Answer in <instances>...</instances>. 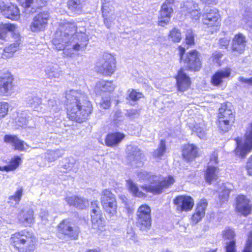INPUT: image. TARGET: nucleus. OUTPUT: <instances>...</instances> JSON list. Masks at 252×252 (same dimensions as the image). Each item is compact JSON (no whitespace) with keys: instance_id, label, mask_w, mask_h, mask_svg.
<instances>
[{"instance_id":"45","label":"nucleus","mask_w":252,"mask_h":252,"mask_svg":"<svg viewBox=\"0 0 252 252\" xmlns=\"http://www.w3.org/2000/svg\"><path fill=\"white\" fill-rule=\"evenodd\" d=\"M204 216L194 212L191 215L190 222L192 225H195L202 220Z\"/></svg>"},{"instance_id":"39","label":"nucleus","mask_w":252,"mask_h":252,"mask_svg":"<svg viewBox=\"0 0 252 252\" xmlns=\"http://www.w3.org/2000/svg\"><path fill=\"white\" fill-rule=\"evenodd\" d=\"M23 189L22 187L18 188L13 195L8 197V203H12L15 202L16 204H18L21 200L23 195Z\"/></svg>"},{"instance_id":"53","label":"nucleus","mask_w":252,"mask_h":252,"mask_svg":"<svg viewBox=\"0 0 252 252\" xmlns=\"http://www.w3.org/2000/svg\"><path fill=\"white\" fill-rule=\"evenodd\" d=\"M239 80L241 83L247 84L249 85H252V77L248 79L245 78L243 77H240L239 78Z\"/></svg>"},{"instance_id":"59","label":"nucleus","mask_w":252,"mask_h":252,"mask_svg":"<svg viewBox=\"0 0 252 252\" xmlns=\"http://www.w3.org/2000/svg\"><path fill=\"white\" fill-rule=\"evenodd\" d=\"M126 209L129 213H132L133 212V209L130 208V207L128 206L126 207Z\"/></svg>"},{"instance_id":"43","label":"nucleus","mask_w":252,"mask_h":252,"mask_svg":"<svg viewBox=\"0 0 252 252\" xmlns=\"http://www.w3.org/2000/svg\"><path fill=\"white\" fill-rule=\"evenodd\" d=\"M12 147L15 150L24 151L26 150L27 144L23 140L20 139L18 137Z\"/></svg>"},{"instance_id":"13","label":"nucleus","mask_w":252,"mask_h":252,"mask_svg":"<svg viewBox=\"0 0 252 252\" xmlns=\"http://www.w3.org/2000/svg\"><path fill=\"white\" fill-rule=\"evenodd\" d=\"M100 64L97 66V72L104 76L110 77L117 69V62L113 55L104 53L99 60Z\"/></svg>"},{"instance_id":"57","label":"nucleus","mask_w":252,"mask_h":252,"mask_svg":"<svg viewBox=\"0 0 252 252\" xmlns=\"http://www.w3.org/2000/svg\"><path fill=\"white\" fill-rule=\"evenodd\" d=\"M85 252H102L100 249H89Z\"/></svg>"},{"instance_id":"61","label":"nucleus","mask_w":252,"mask_h":252,"mask_svg":"<svg viewBox=\"0 0 252 252\" xmlns=\"http://www.w3.org/2000/svg\"><path fill=\"white\" fill-rule=\"evenodd\" d=\"M217 249H215L214 250H211L208 251V252H217Z\"/></svg>"},{"instance_id":"5","label":"nucleus","mask_w":252,"mask_h":252,"mask_svg":"<svg viewBox=\"0 0 252 252\" xmlns=\"http://www.w3.org/2000/svg\"><path fill=\"white\" fill-rule=\"evenodd\" d=\"M235 109L232 103L225 101L218 109L216 124L219 131L222 134L228 132L236 123Z\"/></svg>"},{"instance_id":"51","label":"nucleus","mask_w":252,"mask_h":252,"mask_svg":"<svg viewBox=\"0 0 252 252\" xmlns=\"http://www.w3.org/2000/svg\"><path fill=\"white\" fill-rule=\"evenodd\" d=\"M219 44L221 48H227L229 44V40L225 38L220 39Z\"/></svg>"},{"instance_id":"62","label":"nucleus","mask_w":252,"mask_h":252,"mask_svg":"<svg viewBox=\"0 0 252 252\" xmlns=\"http://www.w3.org/2000/svg\"><path fill=\"white\" fill-rule=\"evenodd\" d=\"M56 48H57V50H61L63 49L62 47H56Z\"/></svg>"},{"instance_id":"36","label":"nucleus","mask_w":252,"mask_h":252,"mask_svg":"<svg viewBox=\"0 0 252 252\" xmlns=\"http://www.w3.org/2000/svg\"><path fill=\"white\" fill-rule=\"evenodd\" d=\"M221 188V189L219 192L218 198L220 203L221 205H222L228 201L229 194L232 191V189L230 188L227 187L224 184L222 185Z\"/></svg>"},{"instance_id":"30","label":"nucleus","mask_w":252,"mask_h":252,"mask_svg":"<svg viewBox=\"0 0 252 252\" xmlns=\"http://www.w3.org/2000/svg\"><path fill=\"white\" fill-rule=\"evenodd\" d=\"M22 162V158L18 156L12 158L6 165L0 166V171L6 172L16 170Z\"/></svg>"},{"instance_id":"8","label":"nucleus","mask_w":252,"mask_h":252,"mask_svg":"<svg viewBox=\"0 0 252 252\" xmlns=\"http://www.w3.org/2000/svg\"><path fill=\"white\" fill-rule=\"evenodd\" d=\"M57 229V236L60 239L67 238L69 240H76L78 239L80 229L69 219L62 220L58 224Z\"/></svg>"},{"instance_id":"46","label":"nucleus","mask_w":252,"mask_h":252,"mask_svg":"<svg viewBox=\"0 0 252 252\" xmlns=\"http://www.w3.org/2000/svg\"><path fill=\"white\" fill-rule=\"evenodd\" d=\"M193 131L200 138H203L205 135V130L200 124H195L193 127Z\"/></svg>"},{"instance_id":"9","label":"nucleus","mask_w":252,"mask_h":252,"mask_svg":"<svg viewBox=\"0 0 252 252\" xmlns=\"http://www.w3.org/2000/svg\"><path fill=\"white\" fill-rule=\"evenodd\" d=\"M136 226L141 231H147L152 226V210L150 206L143 204L139 206L136 213Z\"/></svg>"},{"instance_id":"49","label":"nucleus","mask_w":252,"mask_h":252,"mask_svg":"<svg viewBox=\"0 0 252 252\" xmlns=\"http://www.w3.org/2000/svg\"><path fill=\"white\" fill-rule=\"evenodd\" d=\"M244 248L252 249V231L247 234V240Z\"/></svg>"},{"instance_id":"25","label":"nucleus","mask_w":252,"mask_h":252,"mask_svg":"<svg viewBox=\"0 0 252 252\" xmlns=\"http://www.w3.org/2000/svg\"><path fill=\"white\" fill-rule=\"evenodd\" d=\"M25 9L31 8L34 11L42 9L48 5L49 0H17Z\"/></svg>"},{"instance_id":"12","label":"nucleus","mask_w":252,"mask_h":252,"mask_svg":"<svg viewBox=\"0 0 252 252\" xmlns=\"http://www.w3.org/2000/svg\"><path fill=\"white\" fill-rule=\"evenodd\" d=\"M100 201L104 211L110 217L117 212V202L116 196L109 189L102 190L100 194Z\"/></svg>"},{"instance_id":"14","label":"nucleus","mask_w":252,"mask_h":252,"mask_svg":"<svg viewBox=\"0 0 252 252\" xmlns=\"http://www.w3.org/2000/svg\"><path fill=\"white\" fill-rule=\"evenodd\" d=\"M14 75L9 71H0V96H9L14 92Z\"/></svg>"},{"instance_id":"44","label":"nucleus","mask_w":252,"mask_h":252,"mask_svg":"<svg viewBox=\"0 0 252 252\" xmlns=\"http://www.w3.org/2000/svg\"><path fill=\"white\" fill-rule=\"evenodd\" d=\"M19 221L20 223L24 225L33 223L34 221V217L32 212L28 213L27 215L24 216L23 219L19 220Z\"/></svg>"},{"instance_id":"63","label":"nucleus","mask_w":252,"mask_h":252,"mask_svg":"<svg viewBox=\"0 0 252 252\" xmlns=\"http://www.w3.org/2000/svg\"><path fill=\"white\" fill-rule=\"evenodd\" d=\"M135 152L137 153H140V151L139 150H138L135 151Z\"/></svg>"},{"instance_id":"58","label":"nucleus","mask_w":252,"mask_h":252,"mask_svg":"<svg viewBox=\"0 0 252 252\" xmlns=\"http://www.w3.org/2000/svg\"><path fill=\"white\" fill-rule=\"evenodd\" d=\"M242 252H252V249L244 248Z\"/></svg>"},{"instance_id":"15","label":"nucleus","mask_w":252,"mask_h":252,"mask_svg":"<svg viewBox=\"0 0 252 252\" xmlns=\"http://www.w3.org/2000/svg\"><path fill=\"white\" fill-rule=\"evenodd\" d=\"M175 0H165L161 4L158 17V26L164 27L169 24L174 13L173 6Z\"/></svg>"},{"instance_id":"7","label":"nucleus","mask_w":252,"mask_h":252,"mask_svg":"<svg viewBox=\"0 0 252 252\" xmlns=\"http://www.w3.org/2000/svg\"><path fill=\"white\" fill-rule=\"evenodd\" d=\"M236 146L234 149L235 155L241 158H245L252 152V122L246 127L244 139L237 137L234 139Z\"/></svg>"},{"instance_id":"47","label":"nucleus","mask_w":252,"mask_h":252,"mask_svg":"<svg viewBox=\"0 0 252 252\" xmlns=\"http://www.w3.org/2000/svg\"><path fill=\"white\" fill-rule=\"evenodd\" d=\"M17 137L18 136L16 135L5 134L3 136V140L4 142L9 144L12 146Z\"/></svg>"},{"instance_id":"17","label":"nucleus","mask_w":252,"mask_h":252,"mask_svg":"<svg viewBox=\"0 0 252 252\" xmlns=\"http://www.w3.org/2000/svg\"><path fill=\"white\" fill-rule=\"evenodd\" d=\"M176 210L179 213L191 211L194 206V200L192 197L188 194H180L176 196L173 200Z\"/></svg>"},{"instance_id":"6","label":"nucleus","mask_w":252,"mask_h":252,"mask_svg":"<svg viewBox=\"0 0 252 252\" xmlns=\"http://www.w3.org/2000/svg\"><path fill=\"white\" fill-rule=\"evenodd\" d=\"M144 179L149 185H142L141 188L146 192H150L155 195L161 194L164 189L169 188L175 182L172 175L163 177L160 175L153 174L146 172L144 174Z\"/></svg>"},{"instance_id":"48","label":"nucleus","mask_w":252,"mask_h":252,"mask_svg":"<svg viewBox=\"0 0 252 252\" xmlns=\"http://www.w3.org/2000/svg\"><path fill=\"white\" fill-rule=\"evenodd\" d=\"M245 168L247 172V174L249 176H252V155L247 160Z\"/></svg>"},{"instance_id":"35","label":"nucleus","mask_w":252,"mask_h":252,"mask_svg":"<svg viewBox=\"0 0 252 252\" xmlns=\"http://www.w3.org/2000/svg\"><path fill=\"white\" fill-rule=\"evenodd\" d=\"M65 200L70 206H73L80 209L85 207V200L77 196H71L66 197Z\"/></svg>"},{"instance_id":"60","label":"nucleus","mask_w":252,"mask_h":252,"mask_svg":"<svg viewBox=\"0 0 252 252\" xmlns=\"http://www.w3.org/2000/svg\"><path fill=\"white\" fill-rule=\"evenodd\" d=\"M135 156V154H134V153H130L129 154V155H128V157H130V158H131V157H134Z\"/></svg>"},{"instance_id":"20","label":"nucleus","mask_w":252,"mask_h":252,"mask_svg":"<svg viewBox=\"0 0 252 252\" xmlns=\"http://www.w3.org/2000/svg\"><path fill=\"white\" fill-rule=\"evenodd\" d=\"M182 157L187 162H189L200 157L199 149L193 143H187L182 146Z\"/></svg>"},{"instance_id":"32","label":"nucleus","mask_w":252,"mask_h":252,"mask_svg":"<svg viewBox=\"0 0 252 252\" xmlns=\"http://www.w3.org/2000/svg\"><path fill=\"white\" fill-rule=\"evenodd\" d=\"M167 38L169 41L172 43H179L183 38L182 32L177 27H174L169 30L167 34Z\"/></svg>"},{"instance_id":"10","label":"nucleus","mask_w":252,"mask_h":252,"mask_svg":"<svg viewBox=\"0 0 252 252\" xmlns=\"http://www.w3.org/2000/svg\"><path fill=\"white\" fill-rule=\"evenodd\" d=\"M91 208L90 217L92 228L96 230L98 235H100L106 230V222L102 212L96 200L91 202Z\"/></svg>"},{"instance_id":"56","label":"nucleus","mask_w":252,"mask_h":252,"mask_svg":"<svg viewBox=\"0 0 252 252\" xmlns=\"http://www.w3.org/2000/svg\"><path fill=\"white\" fill-rule=\"evenodd\" d=\"M81 46L78 43L75 44L72 47V49L75 51H79L81 49Z\"/></svg>"},{"instance_id":"33","label":"nucleus","mask_w":252,"mask_h":252,"mask_svg":"<svg viewBox=\"0 0 252 252\" xmlns=\"http://www.w3.org/2000/svg\"><path fill=\"white\" fill-rule=\"evenodd\" d=\"M17 28L16 25L11 23L0 24V39L5 40L8 32H14Z\"/></svg>"},{"instance_id":"27","label":"nucleus","mask_w":252,"mask_h":252,"mask_svg":"<svg viewBox=\"0 0 252 252\" xmlns=\"http://www.w3.org/2000/svg\"><path fill=\"white\" fill-rule=\"evenodd\" d=\"M17 40L15 43H11L5 47L1 54L3 59H7L12 57L14 54L20 49V36L19 33L16 35Z\"/></svg>"},{"instance_id":"52","label":"nucleus","mask_w":252,"mask_h":252,"mask_svg":"<svg viewBox=\"0 0 252 252\" xmlns=\"http://www.w3.org/2000/svg\"><path fill=\"white\" fill-rule=\"evenodd\" d=\"M101 106L104 109H108L111 107V101L109 99L103 100L100 103Z\"/></svg>"},{"instance_id":"11","label":"nucleus","mask_w":252,"mask_h":252,"mask_svg":"<svg viewBox=\"0 0 252 252\" xmlns=\"http://www.w3.org/2000/svg\"><path fill=\"white\" fill-rule=\"evenodd\" d=\"M77 27L74 22L65 21L60 23L55 32L53 44L55 46L61 44L64 39L76 33Z\"/></svg>"},{"instance_id":"4","label":"nucleus","mask_w":252,"mask_h":252,"mask_svg":"<svg viewBox=\"0 0 252 252\" xmlns=\"http://www.w3.org/2000/svg\"><path fill=\"white\" fill-rule=\"evenodd\" d=\"M186 10V15L189 16L192 20L199 21L202 16L203 25L212 33L220 30L221 25V16L218 9L211 8L203 14L200 9H192L187 8Z\"/></svg>"},{"instance_id":"21","label":"nucleus","mask_w":252,"mask_h":252,"mask_svg":"<svg viewBox=\"0 0 252 252\" xmlns=\"http://www.w3.org/2000/svg\"><path fill=\"white\" fill-rule=\"evenodd\" d=\"M231 74V69L229 67H225L223 69L216 71L211 76L210 83L216 87H220L223 85L225 80L229 78Z\"/></svg>"},{"instance_id":"40","label":"nucleus","mask_w":252,"mask_h":252,"mask_svg":"<svg viewBox=\"0 0 252 252\" xmlns=\"http://www.w3.org/2000/svg\"><path fill=\"white\" fill-rule=\"evenodd\" d=\"M166 150V142L164 139H161L159 142L158 148L154 153V157L156 158H160L165 153Z\"/></svg>"},{"instance_id":"55","label":"nucleus","mask_w":252,"mask_h":252,"mask_svg":"<svg viewBox=\"0 0 252 252\" xmlns=\"http://www.w3.org/2000/svg\"><path fill=\"white\" fill-rule=\"evenodd\" d=\"M210 160L211 162H212L215 164H217L218 163V157L216 155H215L211 156L210 158Z\"/></svg>"},{"instance_id":"26","label":"nucleus","mask_w":252,"mask_h":252,"mask_svg":"<svg viewBox=\"0 0 252 252\" xmlns=\"http://www.w3.org/2000/svg\"><path fill=\"white\" fill-rule=\"evenodd\" d=\"M247 40L242 33H238L233 38L231 49L233 52L242 54L244 52Z\"/></svg>"},{"instance_id":"31","label":"nucleus","mask_w":252,"mask_h":252,"mask_svg":"<svg viewBox=\"0 0 252 252\" xmlns=\"http://www.w3.org/2000/svg\"><path fill=\"white\" fill-rule=\"evenodd\" d=\"M95 88L104 93H112L115 89L113 81L101 80L95 84Z\"/></svg>"},{"instance_id":"18","label":"nucleus","mask_w":252,"mask_h":252,"mask_svg":"<svg viewBox=\"0 0 252 252\" xmlns=\"http://www.w3.org/2000/svg\"><path fill=\"white\" fill-rule=\"evenodd\" d=\"M235 211L240 216L246 217L252 213L251 200L246 195H238L235 198Z\"/></svg>"},{"instance_id":"1","label":"nucleus","mask_w":252,"mask_h":252,"mask_svg":"<svg viewBox=\"0 0 252 252\" xmlns=\"http://www.w3.org/2000/svg\"><path fill=\"white\" fill-rule=\"evenodd\" d=\"M179 50V62L184 63L185 67H181L178 70L174 78L176 80L177 91L184 93L189 90L191 86L192 81L189 76L185 71L190 72H199L203 67V63L201 54L196 49H193L185 53V48L180 45L178 47Z\"/></svg>"},{"instance_id":"22","label":"nucleus","mask_w":252,"mask_h":252,"mask_svg":"<svg viewBox=\"0 0 252 252\" xmlns=\"http://www.w3.org/2000/svg\"><path fill=\"white\" fill-rule=\"evenodd\" d=\"M221 235L224 240H229L226 243L225 252H237L236 234L234 230L227 227L222 231Z\"/></svg>"},{"instance_id":"41","label":"nucleus","mask_w":252,"mask_h":252,"mask_svg":"<svg viewBox=\"0 0 252 252\" xmlns=\"http://www.w3.org/2000/svg\"><path fill=\"white\" fill-rule=\"evenodd\" d=\"M144 97V94L139 92H137L136 90L132 89L129 91L127 95V99L133 102H136L141 98Z\"/></svg>"},{"instance_id":"34","label":"nucleus","mask_w":252,"mask_h":252,"mask_svg":"<svg viewBox=\"0 0 252 252\" xmlns=\"http://www.w3.org/2000/svg\"><path fill=\"white\" fill-rule=\"evenodd\" d=\"M126 185L128 191L134 196L139 198H145L147 194L139 190V188L131 180L128 179L126 181Z\"/></svg>"},{"instance_id":"64","label":"nucleus","mask_w":252,"mask_h":252,"mask_svg":"<svg viewBox=\"0 0 252 252\" xmlns=\"http://www.w3.org/2000/svg\"><path fill=\"white\" fill-rule=\"evenodd\" d=\"M135 111L136 113H138V110H135Z\"/></svg>"},{"instance_id":"38","label":"nucleus","mask_w":252,"mask_h":252,"mask_svg":"<svg viewBox=\"0 0 252 252\" xmlns=\"http://www.w3.org/2000/svg\"><path fill=\"white\" fill-rule=\"evenodd\" d=\"M208 204V201L206 199H200L197 202L194 212L205 217Z\"/></svg>"},{"instance_id":"19","label":"nucleus","mask_w":252,"mask_h":252,"mask_svg":"<svg viewBox=\"0 0 252 252\" xmlns=\"http://www.w3.org/2000/svg\"><path fill=\"white\" fill-rule=\"evenodd\" d=\"M0 14L12 20H17L20 18V10L16 4H6L3 1H0Z\"/></svg>"},{"instance_id":"2","label":"nucleus","mask_w":252,"mask_h":252,"mask_svg":"<svg viewBox=\"0 0 252 252\" xmlns=\"http://www.w3.org/2000/svg\"><path fill=\"white\" fill-rule=\"evenodd\" d=\"M66 117L69 121L82 123L88 120L93 111V106L86 96L77 90L64 93Z\"/></svg>"},{"instance_id":"29","label":"nucleus","mask_w":252,"mask_h":252,"mask_svg":"<svg viewBox=\"0 0 252 252\" xmlns=\"http://www.w3.org/2000/svg\"><path fill=\"white\" fill-rule=\"evenodd\" d=\"M85 3L86 0H68L66 4L71 12L76 14H80Z\"/></svg>"},{"instance_id":"37","label":"nucleus","mask_w":252,"mask_h":252,"mask_svg":"<svg viewBox=\"0 0 252 252\" xmlns=\"http://www.w3.org/2000/svg\"><path fill=\"white\" fill-rule=\"evenodd\" d=\"M195 36L196 34L194 31L192 29L190 28L187 29L185 31V44L189 47L194 46L195 44Z\"/></svg>"},{"instance_id":"23","label":"nucleus","mask_w":252,"mask_h":252,"mask_svg":"<svg viewBox=\"0 0 252 252\" xmlns=\"http://www.w3.org/2000/svg\"><path fill=\"white\" fill-rule=\"evenodd\" d=\"M114 0H101V11L103 21L107 27L109 29L111 27V24L112 22L113 6L112 4Z\"/></svg>"},{"instance_id":"42","label":"nucleus","mask_w":252,"mask_h":252,"mask_svg":"<svg viewBox=\"0 0 252 252\" xmlns=\"http://www.w3.org/2000/svg\"><path fill=\"white\" fill-rule=\"evenodd\" d=\"M9 108V104L8 102L0 101V121L7 115Z\"/></svg>"},{"instance_id":"54","label":"nucleus","mask_w":252,"mask_h":252,"mask_svg":"<svg viewBox=\"0 0 252 252\" xmlns=\"http://www.w3.org/2000/svg\"><path fill=\"white\" fill-rule=\"evenodd\" d=\"M202 2L209 4H216L218 0H202Z\"/></svg>"},{"instance_id":"16","label":"nucleus","mask_w":252,"mask_h":252,"mask_svg":"<svg viewBox=\"0 0 252 252\" xmlns=\"http://www.w3.org/2000/svg\"><path fill=\"white\" fill-rule=\"evenodd\" d=\"M50 17L48 11L39 12L33 17L30 26V30L33 32H39L45 31L48 26Z\"/></svg>"},{"instance_id":"3","label":"nucleus","mask_w":252,"mask_h":252,"mask_svg":"<svg viewBox=\"0 0 252 252\" xmlns=\"http://www.w3.org/2000/svg\"><path fill=\"white\" fill-rule=\"evenodd\" d=\"M9 247L17 252H34L38 246V238L32 231L22 229L10 235Z\"/></svg>"},{"instance_id":"28","label":"nucleus","mask_w":252,"mask_h":252,"mask_svg":"<svg viewBox=\"0 0 252 252\" xmlns=\"http://www.w3.org/2000/svg\"><path fill=\"white\" fill-rule=\"evenodd\" d=\"M220 169L218 167L213 165H208L204 171V179L207 183L211 184L219 178Z\"/></svg>"},{"instance_id":"50","label":"nucleus","mask_w":252,"mask_h":252,"mask_svg":"<svg viewBox=\"0 0 252 252\" xmlns=\"http://www.w3.org/2000/svg\"><path fill=\"white\" fill-rule=\"evenodd\" d=\"M223 54L219 51L214 52L211 56L212 61L216 63H219L220 59L222 57Z\"/></svg>"},{"instance_id":"24","label":"nucleus","mask_w":252,"mask_h":252,"mask_svg":"<svg viewBox=\"0 0 252 252\" xmlns=\"http://www.w3.org/2000/svg\"><path fill=\"white\" fill-rule=\"evenodd\" d=\"M126 135L118 131L108 132L104 139L105 145L109 147L118 146L125 139Z\"/></svg>"}]
</instances>
